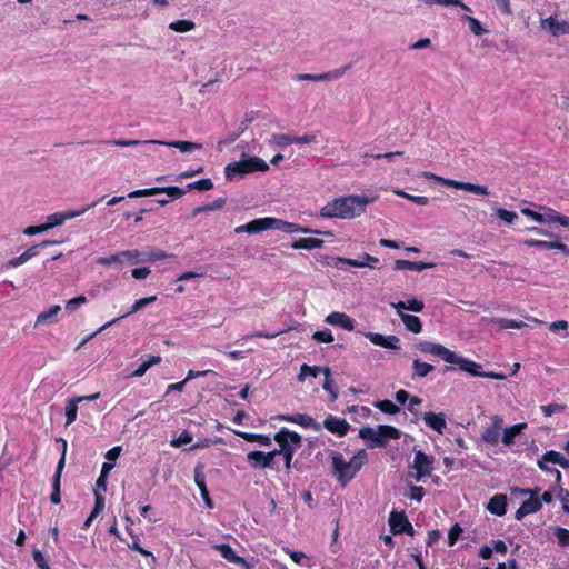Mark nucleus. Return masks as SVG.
<instances>
[{
  "instance_id": "a878e982",
  "label": "nucleus",
  "mask_w": 569,
  "mask_h": 569,
  "mask_svg": "<svg viewBox=\"0 0 569 569\" xmlns=\"http://www.w3.org/2000/svg\"><path fill=\"white\" fill-rule=\"evenodd\" d=\"M323 427L328 431H330L339 437H342V436L347 435L350 426L345 419L330 415L323 421Z\"/></svg>"
},
{
  "instance_id": "3c124183",
  "label": "nucleus",
  "mask_w": 569,
  "mask_h": 569,
  "mask_svg": "<svg viewBox=\"0 0 569 569\" xmlns=\"http://www.w3.org/2000/svg\"><path fill=\"white\" fill-rule=\"evenodd\" d=\"M375 407L388 415H396L400 411V408L390 400L377 401Z\"/></svg>"
},
{
  "instance_id": "4be33fe9",
  "label": "nucleus",
  "mask_w": 569,
  "mask_h": 569,
  "mask_svg": "<svg viewBox=\"0 0 569 569\" xmlns=\"http://www.w3.org/2000/svg\"><path fill=\"white\" fill-rule=\"evenodd\" d=\"M57 243L56 241H51V240H44L42 241L40 244L38 246H32L30 248H28L23 253H21L19 257H16L13 259H11L9 262H8V267L10 268H18L22 264H24L27 261H29L30 259L34 258L38 256L39 253V248H44V247H48V246H52Z\"/></svg>"
},
{
  "instance_id": "ea45409f",
  "label": "nucleus",
  "mask_w": 569,
  "mask_h": 569,
  "mask_svg": "<svg viewBox=\"0 0 569 569\" xmlns=\"http://www.w3.org/2000/svg\"><path fill=\"white\" fill-rule=\"evenodd\" d=\"M234 433L248 442H259L262 446H270L272 440L269 436L258 435V433H249L243 431H234Z\"/></svg>"
},
{
  "instance_id": "423d86ee",
  "label": "nucleus",
  "mask_w": 569,
  "mask_h": 569,
  "mask_svg": "<svg viewBox=\"0 0 569 569\" xmlns=\"http://www.w3.org/2000/svg\"><path fill=\"white\" fill-rule=\"evenodd\" d=\"M421 176L426 179L438 181V182H440L447 187L453 188V189L463 190V191L471 192V193L479 194V196H488L489 194L488 188L482 184H476V183H471V182H463V181L447 179V178H442V177L437 176L429 171L421 172Z\"/></svg>"
},
{
  "instance_id": "864d4df0",
  "label": "nucleus",
  "mask_w": 569,
  "mask_h": 569,
  "mask_svg": "<svg viewBox=\"0 0 569 569\" xmlns=\"http://www.w3.org/2000/svg\"><path fill=\"white\" fill-rule=\"evenodd\" d=\"M112 469H113V463H103L102 465L100 476L97 480V487H100L103 490H106L108 475Z\"/></svg>"
},
{
  "instance_id": "e2e57ef3",
  "label": "nucleus",
  "mask_w": 569,
  "mask_h": 569,
  "mask_svg": "<svg viewBox=\"0 0 569 569\" xmlns=\"http://www.w3.org/2000/svg\"><path fill=\"white\" fill-rule=\"evenodd\" d=\"M322 388L330 395L331 400L338 399V391L335 383V380L331 379H325L322 383Z\"/></svg>"
},
{
  "instance_id": "5701e85b",
  "label": "nucleus",
  "mask_w": 569,
  "mask_h": 569,
  "mask_svg": "<svg viewBox=\"0 0 569 569\" xmlns=\"http://www.w3.org/2000/svg\"><path fill=\"white\" fill-rule=\"evenodd\" d=\"M325 322L329 326L339 327L347 331L355 329V320L345 312L333 311L325 318Z\"/></svg>"
},
{
  "instance_id": "20e7f679",
  "label": "nucleus",
  "mask_w": 569,
  "mask_h": 569,
  "mask_svg": "<svg viewBox=\"0 0 569 569\" xmlns=\"http://www.w3.org/2000/svg\"><path fill=\"white\" fill-rule=\"evenodd\" d=\"M400 436V430L387 425L365 427L359 430V437L365 441L371 442V447H385L389 440L399 439Z\"/></svg>"
},
{
  "instance_id": "774afa93",
  "label": "nucleus",
  "mask_w": 569,
  "mask_h": 569,
  "mask_svg": "<svg viewBox=\"0 0 569 569\" xmlns=\"http://www.w3.org/2000/svg\"><path fill=\"white\" fill-rule=\"evenodd\" d=\"M461 532H462V528L458 523L453 525L450 528L449 533H448V543H449V546H453L457 542V540L459 539Z\"/></svg>"
},
{
  "instance_id": "1a4fd4ad",
  "label": "nucleus",
  "mask_w": 569,
  "mask_h": 569,
  "mask_svg": "<svg viewBox=\"0 0 569 569\" xmlns=\"http://www.w3.org/2000/svg\"><path fill=\"white\" fill-rule=\"evenodd\" d=\"M540 489H520V495H529V499L522 502V505L519 507V509L516 511L515 517L517 520H521L528 515L535 513L539 511L542 507L541 501L538 498Z\"/></svg>"
},
{
  "instance_id": "4d7b16f0",
  "label": "nucleus",
  "mask_w": 569,
  "mask_h": 569,
  "mask_svg": "<svg viewBox=\"0 0 569 569\" xmlns=\"http://www.w3.org/2000/svg\"><path fill=\"white\" fill-rule=\"evenodd\" d=\"M312 339L323 343H332L335 340L332 332L328 329L313 332Z\"/></svg>"
},
{
  "instance_id": "37998d69",
  "label": "nucleus",
  "mask_w": 569,
  "mask_h": 569,
  "mask_svg": "<svg viewBox=\"0 0 569 569\" xmlns=\"http://www.w3.org/2000/svg\"><path fill=\"white\" fill-rule=\"evenodd\" d=\"M321 372V368L317 366H309L307 363H303L300 367V372L297 377L299 382H305L307 378L312 377L317 378L318 375Z\"/></svg>"
},
{
  "instance_id": "603ef678",
  "label": "nucleus",
  "mask_w": 569,
  "mask_h": 569,
  "mask_svg": "<svg viewBox=\"0 0 569 569\" xmlns=\"http://www.w3.org/2000/svg\"><path fill=\"white\" fill-rule=\"evenodd\" d=\"M269 142H270V144L277 146V147H286V146L293 143L292 137H290L288 134H283V133L273 134L270 138Z\"/></svg>"
},
{
  "instance_id": "f704fd0d",
  "label": "nucleus",
  "mask_w": 569,
  "mask_h": 569,
  "mask_svg": "<svg viewBox=\"0 0 569 569\" xmlns=\"http://www.w3.org/2000/svg\"><path fill=\"white\" fill-rule=\"evenodd\" d=\"M435 268V263L431 262H422V261H408V260H396L395 269L396 270H415V271H423L426 269Z\"/></svg>"
},
{
  "instance_id": "9d476101",
  "label": "nucleus",
  "mask_w": 569,
  "mask_h": 569,
  "mask_svg": "<svg viewBox=\"0 0 569 569\" xmlns=\"http://www.w3.org/2000/svg\"><path fill=\"white\" fill-rule=\"evenodd\" d=\"M416 349L422 353L439 357L447 363H450L452 360H455L456 352L440 343H435L431 341H420L416 345Z\"/></svg>"
},
{
  "instance_id": "7ed1b4c3",
  "label": "nucleus",
  "mask_w": 569,
  "mask_h": 569,
  "mask_svg": "<svg viewBox=\"0 0 569 569\" xmlns=\"http://www.w3.org/2000/svg\"><path fill=\"white\" fill-rule=\"evenodd\" d=\"M269 164L260 157L242 153L238 161L229 162L223 170L227 181L242 179L247 174L267 172Z\"/></svg>"
},
{
  "instance_id": "bf43d9fd",
  "label": "nucleus",
  "mask_w": 569,
  "mask_h": 569,
  "mask_svg": "<svg viewBox=\"0 0 569 569\" xmlns=\"http://www.w3.org/2000/svg\"><path fill=\"white\" fill-rule=\"evenodd\" d=\"M540 409L546 417H550L553 413L565 411L566 406L559 405V403H550V405L541 406Z\"/></svg>"
},
{
  "instance_id": "b1692460",
  "label": "nucleus",
  "mask_w": 569,
  "mask_h": 569,
  "mask_svg": "<svg viewBox=\"0 0 569 569\" xmlns=\"http://www.w3.org/2000/svg\"><path fill=\"white\" fill-rule=\"evenodd\" d=\"M389 525L393 535L412 531V526L403 512L392 511L389 517Z\"/></svg>"
},
{
  "instance_id": "49530a36",
  "label": "nucleus",
  "mask_w": 569,
  "mask_h": 569,
  "mask_svg": "<svg viewBox=\"0 0 569 569\" xmlns=\"http://www.w3.org/2000/svg\"><path fill=\"white\" fill-rule=\"evenodd\" d=\"M170 254L161 249H148L143 251L144 262H154L169 258Z\"/></svg>"
},
{
  "instance_id": "a19ab883",
  "label": "nucleus",
  "mask_w": 569,
  "mask_h": 569,
  "mask_svg": "<svg viewBox=\"0 0 569 569\" xmlns=\"http://www.w3.org/2000/svg\"><path fill=\"white\" fill-rule=\"evenodd\" d=\"M196 23L192 20L181 19L169 23V29L177 33H186L194 30Z\"/></svg>"
},
{
  "instance_id": "e433bc0d",
  "label": "nucleus",
  "mask_w": 569,
  "mask_h": 569,
  "mask_svg": "<svg viewBox=\"0 0 569 569\" xmlns=\"http://www.w3.org/2000/svg\"><path fill=\"white\" fill-rule=\"evenodd\" d=\"M406 329L412 333H420L422 331V323L419 317L409 313H397Z\"/></svg>"
},
{
  "instance_id": "393cba45",
  "label": "nucleus",
  "mask_w": 569,
  "mask_h": 569,
  "mask_svg": "<svg viewBox=\"0 0 569 569\" xmlns=\"http://www.w3.org/2000/svg\"><path fill=\"white\" fill-rule=\"evenodd\" d=\"M146 143H154L166 146L169 148L179 149L183 153H191L202 148V144L189 141H162V140H147Z\"/></svg>"
},
{
  "instance_id": "c85d7f7f",
  "label": "nucleus",
  "mask_w": 569,
  "mask_h": 569,
  "mask_svg": "<svg viewBox=\"0 0 569 569\" xmlns=\"http://www.w3.org/2000/svg\"><path fill=\"white\" fill-rule=\"evenodd\" d=\"M247 460L252 468H274L270 461V455L263 451H250L247 453Z\"/></svg>"
},
{
  "instance_id": "4c0bfd02",
  "label": "nucleus",
  "mask_w": 569,
  "mask_h": 569,
  "mask_svg": "<svg viewBox=\"0 0 569 569\" xmlns=\"http://www.w3.org/2000/svg\"><path fill=\"white\" fill-rule=\"evenodd\" d=\"M542 463L559 465L563 469L569 468V460L567 458H565L560 452L555 451V450L547 451L541 457V465Z\"/></svg>"
},
{
  "instance_id": "c9c22d12",
  "label": "nucleus",
  "mask_w": 569,
  "mask_h": 569,
  "mask_svg": "<svg viewBox=\"0 0 569 569\" xmlns=\"http://www.w3.org/2000/svg\"><path fill=\"white\" fill-rule=\"evenodd\" d=\"M274 219L276 218L273 217H264L250 221L251 234L260 233L267 230H274Z\"/></svg>"
},
{
  "instance_id": "0e129e2a",
  "label": "nucleus",
  "mask_w": 569,
  "mask_h": 569,
  "mask_svg": "<svg viewBox=\"0 0 569 569\" xmlns=\"http://www.w3.org/2000/svg\"><path fill=\"white\" fill-rule=\"evenodd\" d=\"M96 503L91 511V518H97L104 508V498L98 491H94Z\"/></svg>"
},
{
  "instance_id": "72a5a7b5",
  "label": "nucleus",
  "mask_w": 569,
  "mask_h": 569,
  "mask_svg": "<svg viewBox=\"0 0 569 569\" xmlns=\"http://www.w3.org/2000/svg\"><path fill=\"white\" fill-rule=\"evenodd\" d=\"M325 244V241L319 238H299L291 243V248L295 250H313L320 249Z\"/></svg>"
},
{
  "instance_id": "aec40b11",
  "label": "nucleus",
  "mask_w": 569,
  "mask_h": 569,
  "mask_svg": "<svg viewBox=\"0 0 569 569\" xmlns=\"http://www.w3.org/2000/svg\"><path fill=\"white\" fill-rule=\"evenodd\" d=\"M422 420L428 428H430L438 435H443L448 428L446 415L443 412H425L422 416Z\"/></svg>"
},
{
  "instance_id": "f8f14e48",
  "label": "nucleus",
  "mask_w": 569,
  "mask_h": 569,
  "mask_svg": "<svg viewBox=\"0 0 569 569\" xmlns=\"http://www.w3.org/2000/svg\"><path fill=\"white\" fill-rule=\"evenodd\" d=\"M503 418L499 415H493L490 418V423L485 428L481 433L483 442L490 446H496L499 442L500 433L503 427Z\"/></svg>"
},
{
  "instance_id": "69168bd1",
  "label": "nucleus",
  "mask_w": 569,
  "mask_h": 569,
  "mask_svg": "<svg viewBox=\"0 0 569 569\" xmlns=\"http://www.w3.org/2000/svg\"><path fill=\"white\" fill-rule=\"evenodd\" d=\"M492 3L500 10L505 16H511L512 9L510 0H491Z\"/></svg>"
},
{
  "instance_id": "39448f33",
  "label": "nucleus",
  "mask_w": 569,
  "mask_h": 569,
  "mask_svg": "<svg viewBox=\"0 0 569 569\" xmlns=\"http://www.w3.org/2000/svg\"><path fill=\"white\" fill-rule=\"evenodd\" d=\"M274 441L279 446V451H282L284 467L290 469L293 456L301 446V436L287 428H282L274 435Z\"/></svg>"
},
{
  "instance_id": "2eb2a0df",
  "label": "nucleus",
  "mask_w": 569,
  "mask_h": 569,
  "mask_svg": "<svg viewBox=\"0 0 569 569\" xmlns=\"http://www.w3.org/2000/svg\"><path fill=\"white\" fill-rule=\"evenodd\" d=\"M433 458L422 451H417L412 468L416 470V480L420 481L431 475L433 469Z\"/></svg>"
},
{
  "instance_id": "2f4dec72",
  "label": "nucleus",
  "mask_w": 569,
  "mask_h": 569,
  "mask_svg": "<svg viewBox=\"0 0 569 569\" xmlns=\"http://www.w3.org/2000/svg\"><path fill=\"white\" fill-rule=\"evenodd\" d=\"M346 72V68L333 70L330 72L319 73V74H298L297 78L299 80H311V81H331L341 78Z\"/></svg>"
},
{
  "instance_id": "8fccbe9b",
  "label": "nucleus",
  "mask_w": 569,
  "mask_h": 569,
  "mask_svg": "<svg viewBox=\"0 0 569 569\" xmlns=\"http://www.w3.org/2000/svg\"><path fill=\"white\" fill-rule=\"evenodd\" d=\"M392 192L399 197H402L405 199H408L419 206H427L429 203V199L427 197H423V196H413V194H409L407 192H405L403 190L401 189H393Z\"/></svg>"
},
{
  "instance_id": "412c9836",
  "label": "nucleus",
  "mask_w": 569,
  "mask_h": 569,
  "mask_svg": "<svg viewBox=\"0 0 569 569\" xmlns=\"http://www.w3.org/2000/svg\"><path fill=\"white\" fill-rule=\"evenodd\" d=\"M212 548L219 551L221 557L227 561L240 566L244 569H251V566L248 563V561L244 558L238 556L231 546L227 543H217L213 545Z\"/></svg>"
},
{
  "instance_id": "dca6fc26",
  "label": "nucleus",
  "mask_w": 569,
  "mask_h": 569,
  "mask_svg": "<svg viewBox=\"0 0 569 569\" xmlns=\"http://www.w3.org/2000/svg\"><path fill=\"white\" fill-rule=\"evenodd\" d=\"M274 230H279L284 233H305V234L313 233V234H323L327 237L332 236L331 231L313 230V229L301 227L298 223L289 222V221L278 219V218L274 219Z\"/></svg>"
},
{
  "instance_id": "7c9ffc66",
  "label": "nucleus",
  "mask_w": 569,
  "mask_h": 569,
  "mask_svg": "<svg viewBox=\"0 0 569 569\" xmlns=\"http://www.w3.org/2000/svg\"><path fill=\"white\" fill-rule=\"evenodd\" d=\"M487 509L490 513L501 517L507 512V496L503 493L495 495L488 502Z\"/></svg>"
},
{
  "instance_id": "f3484780",
  "label": "nucleus",
  "mask_w": 569,
  "mask_h": 569,
  "mask_svg": "<svg viewBox=\"0 0 569 569\" xmlns=\"http://www.w3.org/2000/svg\"><path fill=\"white\" fill-rule=\"evenodd\" d=\"M159 193H167L170 198L178 199L184 194V191L178 187H156L150 189H140L131 191L129 198L149 197Z\"/></svg>"
},
{
  "instance_id": "680f3d73",
  "label": "nucleus",
  "mask_w": 569,
  "mask_h": 569,
  "mask_svg": "<svg viewBox=\"0 0 569 569\" xmlns=\"http://www.w3.org/2000/svg\"><path fill=\"white\" fill-rule=\"evenodd\" d=\"M498 323L503 329H521L527 326L525 322L513 319H499Z\"/></svg>"
},
{
  "instance_id": "5fc2aeb1",
  "label": "nucleus",
  "mask_w": 569,
  "mask_h": 569,
  "mask_svg": "<svg viewBox=\"0 0 569 569\" xmlns=\"http://www.w3.org/2000/svg\"><path fill=\"white\" fill-rule=\"evenodd\" d=\"M193 440V437L190 432L183 431L177 438L171 439L170 446L174 448H179L183 445L190 443Z\"/></svg>"
},
{
  "instance_id": "6ab92c4d",
  "label": "nucleus",
  "mask_w": 569,
  "mask_h": 569,
  "mask_svg": "<svg viewBox=\"0 0 569 569\" xmlns=\"http://www.w3.org/2000/svg\"><path fill=\"white\" fill-rule=\"evenodd\" d=\"M274 419L286 422L299 425L307 429H312L316 432L321 430V425L318 423L312 417L305 413L296 415H279Z\"/></svg>"
},
{
  "instance_id": "58836bf2",
  "label": "nucleus",
  "mask_w": 569,
  "mask_h": 569,
  "mask_svg": "<svg viewBox=\"0 0 569 569\" xmlns=\"http://www.w3.org/2000/svg\"><path fill=\"white\" fill-rule=\"evenodd\" d=\"M81 403L80 401H77V397L70 399L67 401L64 407L66 412V426H70L73 423L78 416V405Z\"/></svg>"
},
{
  "instance_id": "c03bdc74",
  "label": "nucleus",
  "mask_w": 569,
  "mask_h": 569,
  "mask_svg": "<svg viewBox=\"0 0 569 569\" xmlns=\"http://www.w3.org/2000/svg\"><path fill=\"white\" fill-rule=\"evenodd\" d=\"M413 373L417 377L423 378L433 371L435 367L430 363L422 362L419 359H415L412 362Z\"/></svg>"
},
{
  "instance_id": "13d9d810",
  "label": "nucleus",
  "mask_w": 569,
  "mask_h": 569,
  "mask_svg": "<svg viewBox=\"0 0 569 569\" xmlns=\"http://www.w3.org/2000/svg\"><path fill=\"white\" fill-rule=\"evenodd\" d=\"M555 536L561 546H569V530L562 527L555 528Z\"/></svg>"
},
{
  "instance_id": "cd10ccee",
  "label": "nucleus",
  "mask_w": 569,
  "mask_h": 569,
  "mask_svg": "<svg viewBox=\"0 0 569 569\" xmlns=\"http://www.w3.org/2000/svg\"><path fill=\"white\" fill-rule=\"evenodd\" d=\"M390 305L397 313H406V310L412 312H421L425 309V302L417 298H411L406 301L391 302Z\"/></svg>"
},
{
  "instance_id": "9b49d317",
  "label": "nucleus",
  "mask_w": 569,
  "mask_h": 569,
  "mask_svg": "<svg viewBox=\"0 0 569 569\" xmlns=\"http://www.w3.org/2000/svg\"><path fill=\"white\" fill-rule=\"evenodd\" d=\"M539 211H535L531 208H521V213L531 218L533 221L546 224V223H559L560 214L548 207H539Z\"/></svg>"
},
{
  "instance_id": "4468645a",
  "label": "nucleus",
  "mask_w": 569,
  "mask_h": 569,
  "mask_svg": "<svg viewBox=\"0 0 569 569\" xmlns=\"http://www.w3.org/2000/svg\"><path fill=\"white\" fill-rule=\"evenodd\" d=\"M96 206V203L92 204V207ZM91 206H86L79 210H68V211H60L54 212L52 214H49L47 217L46 226L48 227V230L54 227L62 226L66 221L78 218L86 213Z\"/></svg>"
},
{
  "instance_id": "c756f323",
  "label": "nucleus",
  "mask_w": 569,
  "mask_h": 569,
  "mask_svg": "<svg viewBox=\"0 0 569 569\" xmlns=\"http://www.w3.org/2000/svg\"><path fill=\"white\" fill-rule=\"evenodd\" d=\"M194 482L198 486L201 497L208 508H213V502L209 496V491L206 486V476L201 467L194 469Z\"/></svg>"
},
{
  "instance_id": "79ce46f5",
  "label": "nucleus",
  "mask_w": 569,
  "mask_h": 569,
  "mask_svg": "<svg viewBox=\"0 0 569 569\" xmlns=\"http://www.w3.org/2000/svg\"><path fill=\"white\" fill-rule=\"evenodd\" d=\"M121 258L123 263L138 264L144 262L143 251L136 249L121 251Z\"/></svg>"
},
{
  "instance_id": "473e14b6",
  "label": "nucleus",
  "mask_w": 569,
  "mask_h": 569,
  "mask_svg": "<svg viewBox=\"0 0 569 569\" xmlns=\"http://www.w3.org/2000/svg\"><path fill=\"white\" fill-rule=\"evenodd\" d=\"M526 428V422L517 423L507 428L502 427V443L507 447H510L511 445H513L515 438L519 436Z\"/></svg>"
},
{
  "instance_id": "f03ea898",
  "label": "nucleus",
  "mask_w": 569,
  "mask_h": 569,
  "mask_svg": "<svg viewBox=\"0 0 569 569\" xmlns=\"http://www.w3.org/2000/svg\"><path fill=\"white\" fill-rule=\"evenodd\" d=\"M367 458V451L363 449L348 458L341 452L332 451L330 453L332 476L342 487H346L365 466Z\"/></svg>"
},
{
  "instance_id": "338daca9",
  "label": "nucleus",
  "mask_w": 569,
  "mask_h": 569,
  "mask_svg": "<svg viewBox=\"0 0 569 569\" xmlns=\"http://www.w3.org/2000/svg\"><path fill=\"white\" fill-rule=\"evenodd\" d=\"M32 557H33V560L39 569H51L49 567L43 553L40 550L34 549L32 551Z\"/></svg>"
},
{
  "instance_id": "ddd939ff",
  "label": "nucleus",
  "mask_w": 569,
  "mask_h": 569,
  "mask_svg": "<svg viewBox=\"0 0 569 569\" xmlns=\"http://www.w3.org/2000/svg\"><path fill=\"white\" fill-rule=\"evenodd\" d=\"M359 333L369 339V341L375 346L390 350L400 349V339L395 335L383 336L371 331H359Z\"/></svg>"
},
{
  "instance_id": "09e8293b",
  "label": "nucleus",
  "mask_w": 569,
  "mask_h": 569,
  "mask_svg": "<svg viewBox=\"0 0 569 569\" xmlns=\"http://www.w3.org/2000/svg\"><path fill=\"white\" fill-rule=\"evenodd\" d=\"M492 209L496 216L508 224H512L518 219V214L515 211H509L499 207H493Z\"/></svg>"
},
{
  "instance_id": "0eeeda50",
  "label": "nucleus",
  "mask_w": 569,
  "mask_h": 569,
  "mask_svg": "<svg viewBox=\"0 0 569 569\" xmlns=\"http://www.w3.org/2000/svg\"><path fill=\"white\" fill-rule=\"evenodd\" d=\"M541 30L546 31L553 38L569 36V18H559L557 13L549 17H540L539 19Z\"/></svg>"
},
{
  "instance_id": "6e6d98bb",
  "label": "nucleus",
  "mask_w": 569,
  "mask_h": 569,
  "mask_svg": "<svg viewBox=\"0 0 569 569\" xmlns=\"http://www.w3.org/2000/svg\"><path fill=\"white\" fill-rule=\"evenodd\" d=\"M213 188V183L210 179H201L188 184V190L208 191Z\"/></svg>"
},
{
  "instance_id": "052dcab7",
  "label": "nucleus",
  "mask_w": 569,
  "mask_h": 569,
  "mask_svg": "<svg viewBox=\"0 0 569 569\" xmlns=\"http://www.w3.org/2000/svg\"><path fill=\"white\" fill-rule=\"evenodd\" d=\"M97 262L101 266L123 264L121 252L112 254L110 257H101L97 260Z\"/></svg>"
},
{
  "instance_id": "a211bd4d",
  "label": "nucleus",
  "mask_w": 569,
  "mask_h": 569,
  "mask_svg": "<svg viewBox=\"0 0 569 569\" xmlns=\"http://www.w3.org/2000/svg\"><path fill=\"white\" fill-rule=\"evenodd\" d=\"M333 264L336 267H339V264H347L355 268H370L376 269L377 264L379 263V259L377 257H373L369 253H363L361 256V259H350V258H342L337 257L333 260Z\"/></svg>"
},
{
  "instance_id": "bb28decb",
  "label": "nucleus",
  "mask_w": 569,
  "mask_h": 569,
  "mask_svg": "<svg viewBox=\"0 0 569 569\" xmlns=\"http://www.w3.org/2000/svg\"><path fill=\"white\" fill-rule=\"evenodd\" d=\"M61 311L59 305L51 306L48 310L37 316L34 328L53 325L58 321V315Z\"/></svg>"
},
{
  "instance_id": "a18cd8bd",
  "label": "nucleus",
  "mask_w": 569,
  "mask_h": 569,
  "mask_svg": "<svg viewBox=\"0 0 569 569\" xmlns=\"http://www.w3.org/2000/svg\"><path fill=\"white\" fill-rule=\"evenodd\" d=\"M157 300V296H149V297H144V298H141V299H138L134 301V303L131 306V309L130 311H128L127 313L120 316L119 318L122 319L131 313H134L141 309H143L144 307L149 306L150 303L154 302Z\"/></svg>"
},
{
  "instance_id": "f257e3e1",
  "label": "nucleus",
  "mask_w": 569,
  "mask_h": 569,
  "mask_svg": "<svg viewBox=\"0 0 569 569\" xmlns=\"http://www.w3.org/2000/svg\"><path fill=\"white\" fill-rule=\"evenodd\" d=\"M377 199V196L348 194L337 197L321 207L319 213L320 217L326 219L352 220L361 217L366 212L368 204Z\"/></svg>"
},
{
  "instance_id": "6e6552de",
  "label": "nucleus",
  "mask_w": 569,
  "mask_h": 569,
  "mask_svg": "<svg viewBox=\"0 0 569 569\" xmlns=\"http://www.w3.org/2000/svg\"><path fill=\"white\" fill-rule=\"evenodd\" d=\"M450 363L459 366V368L462 371H466L470 373L473 377H483L489 379H496V380H505L506 376L498 372H483L481 371V366L468 358L461 357L457 353H455V360H452Z\"/></svg>"
},
{
  "instance_id": "de8ad7c7",
  "label": "nucleus",
  "mask_w": 569,
  "mask_h": 569,
  "mask_svg": "<svg viewBox=\"0 0 569 569\" xmlns=\"http://www.w3.org/2000/svg\"><path fill=\"white\" fill-rule=\"evenodd\" d=\"M462 20L467 21L469 23L470 31L479 37L488 32L486 28L481 24V22L471 16H465L462 17Z\"/></svg>"
}]
</instances>
